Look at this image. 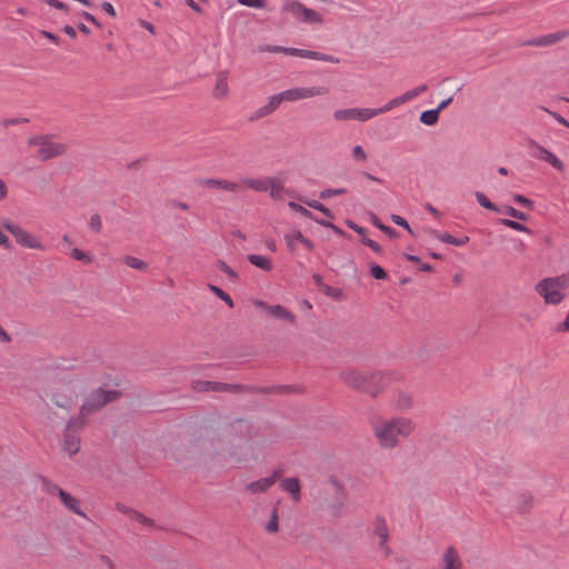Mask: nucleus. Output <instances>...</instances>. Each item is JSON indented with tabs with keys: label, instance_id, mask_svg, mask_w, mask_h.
Here are the masks:
<instances>
[{
	"label": "nucleus",
	"instance_id": "f257e3e1",
	"mask_svg": "<svg viewBox=\"0 0 569 569\" xmlns=\"http://www.w3.org/2000/svg\"><path fill=\"white\" fill-rule=\"evenodd\" d=\"M413 431V422L407 417H396L377 422L375 436L383 448H395L401 439L408 438Z\"/></svg>",
	"mask_w": 569,
	"mask_h": 569
},
{
	"label": "nucleus",
	"instance_id": "f03ea898",
	"mask_svg": "<svg viewBox=\"0 0 569 569\" xmlns=\"http://www.w3.org/2000/svg\"><path fill=\"white\" fill-rule=\"evenodd\" d=\"M343 381L351 388L377 397L392 380L391 373L378 371L373 373L349 370L341 373Z\"/></svg>",
	"mask_w": 569,
	"mask_h": 569
},
{
	"label": "nucleus",
	"instance_id": "7ed1b4c3",
	"mask_svg": "<svg viewBox=\"0 0 569 569\" xmlns=\"http://www.w3.org/2000/svg\"><path fill=\"white\" fill-rule=\"evenodd\" d=\"M259 51L260 52H271V53H284L288 56L312 59V60H318V61H325V62H329V63H339L340 62L338 57H335V56L328 54V53H322L319 51L307 50V49L264 44L259 48Z\"/></svg>",
	"mask_w": 569,
	"mask_h": 569
},
{
	"label": "nucleus",
	"instance_id": "20e7f679",
	"mask_svg": "<svg viewBox=\"0 0 569 569\" xmlns=\"http://www.w3.org/2000/svg\"><path fill=\"white\" fill-rule=\"evenodd\" d=\"M30 147H37V157L41 161H47L58 156H61L66 151V146L61 142L53 141L48 136H37L28 140Z\"/></svg>",
	"mask_w": 569,
	"mask_h": 569
},
{
	"label": "nucleus",
	"instance_id": "39448f33",
	"mask_svg": "<svg viewBox=\"0 0 569 569\" xmlns=\"http://www.w3.org/2000/svg\"><path fill=\"white\" fill-rule=\"evenodd\" d=\"M118 395L119 392L116 390H104L101 388L92 391L82 403L79 418L84 420L86 416L100 410L104 405L114 400Z\"/></svg>",
	"mask_w": 569,
	"mask_h": 569
},
{
	"label": "nucleus",
	"instance_id": "423d86ee",
	"mask_svg": "<svg viewBox=\"0 0 569 569\" xmlns=\"http://www.w3.org/2000/svg\"><path fill=\"white\" fill-rule=\"evenodd\" d=\"M563 283V277L545 278L536 284V291L545 299L546 303L558 305L563 299L560 291Z\"/></svg>",
	"mask_w": 569,
	"mask_h": 569
},
{
	"label": "nucleus",
	"instance_id": "0eeeda50",
	"mask_svg": "<svg viewBox=\"0 0 569 569\" xmlns=\"http://www.w3.org/2000/svg\"><path fill=\"white\" fill-rule=\"evenodd\" d=\"M3 228L14 237L17 243L21 247L34 250H44V246L40 239L37 236L29 233L19 224H16L10 220H6L3 222Z\"/></svg>",
	"mask_w": 569,
	"mask_h": 569
},
{
	"label": "nucleus",
	"instance_id": "6e6552de",
	"mask_svg": "<svg viewBox=\"0 0 569 569\" xmlns=\"http://www.w3.org/2000/svg\"><path fill=\"white\" fill-rule=\"evenodd\" d=\"M329 92V89L323 86L318 87H298L281 91L283 101H298L308 99L317 96H325Z\"/></svg>",
	"mask_w": 569,
	"mask_h": 569
},
{
	"label": "nucleus",
	"instance_id": "1a4fd4ad",
	"mask_svg": "<svg viewBox=\"0 0 569 569\" xmlns=\"http://www.w3.org/2000/svg\"><path fill=\"white\" fill-rule=\"evenodd\" d=\"M283 11L292 13L306 23H321L322 17L315 10L307 8L299 1H290L283 4Z\"/></svg>",
	"mask_w": 569,
	"mask_h": 569
},
{
	"label": "nucleus",
	"instance_id": "9d476101",
	"mask_svg": "<svg viewBox=\"0 0 569 569\" xmlns=\"http://www.w3.org/2000/svg\"><path fill=\"white\" fill-rule=\"evenodd\" d=\"M83 426L84 420L80 418L70 419L68 421L67 428L64 430L63 450L67 451L70 456L76 455L80 449V438L72 431V429H81Z\"/></svg>",
	"mask_w": 569,
	"mask_h": 569
},
{
	"label": "nucleus",
	"instance_id": "9b49d317",
	"mask_svg": "<svg viewBox=\"0 0 569 569\" xmlns=\"http://www.w3.org/2000/svg\"><path fill=\"white\" fill-rule=\"evenodd\" d=\"M463 563L458 550L449 546L445 549L443 553L438 560V565L435 569H462Z\"/></svg>",
	"mask_w": 569,
	"mask_h": 569
},
{
	"label": "nucleus",
	"instance_id": "f8f14e48",
	"mask_svg": "<svg viewBox=\"0 0 569 569\" xmlns=\"http://www.w3.org/2000/svg\"><path fill=\"white\" fill-rule=\"evenodd\" d=\"M569 37V30H560L557 32L539 36L532 39H529L523 42V46L531 47H548L552 46L557 42L562 41L563 39Z\"/></svg>",
	"mask_w": 569,
	"mask_h": 569
},
{
	"label": "nucleus",
	"instance_id": "ddd939ff",
	"mask_svg": "<svg viewBox=\"0 0 569 569\" xmlns=\"http://www.w3.org/2000/svg\"><path fill=\"white\" fill-rule=\"evenodd\" d=\"M281 470H274L271 476L261 478L259 480L249 482L246 485V490L250 493L266 492L271 486L274 485L276 480L281 476Z\"/></svg>",
	"mask_w": 569,
	"mask_h": 569
},
{
	"label": "nucleus",
	"instance_id": "4468645a",
	"mask_svg": "<svg viewBox=\"0 0 569 569\" xmlns=\"http://www.w3.org/2000/svg\"><path fill=\"white\" fill-rule=\"evenodd\" d=\"M256 305L258 307L264 309L271 317H273L276 319H282V320L289 321L290 323H293L296 320L295 315L280 305L269 306L266 302L260 301V300L256 301Z\"/></svg>",
	"mask_w": 569,
	"mask_h": 569
},
{
	"label": "nucleus",
	"instance_id": "2eb2a0df",
	"mask_svg": "<svg viewBox=\"0 0 569 569\" xmlns=\"http://www.w3.org/2000/svg\"><path fill=\"white\" fill-rule=\"evenodd\" d=\"M373 532L379 538L378 546L385 551L386 557H388L391 551L390 548L387 546V541L389 539V529L385 518H376Z\"/></svg>",
	"mask_w": 569,
	"mask_h": 569
},
{
	"label": "nucleus",
	"instance_id": "dca6fc26",
	"mask_svg": "<svg viewBox=\"0 0 569 569\" xmlns=\"http://www.w3.org/2000/svg\"><path fill=\"white\" fill-rule=\"evenodd\" d=\"M283 238L290 251H296V244H293V239H298V242H300L308 251L313 250L312 241L306 238L299 230L286 233Z\"/></svg>",
	"mask_w": 569,
	"mask_h": 569
},
{
	"label": "nucleus",
	"instance_id": "f3484780",
	"mask_svg": "<svg viewBox=\"0 0 569 569\" xmlns=\"http://www.w3.org/2000/svg\"><path fill=\"white\" fill-rule=\"evenodd\" d=\"M73 396V391L66 387L62 392L51 390L50 393H47V397L50 398L51 402L59 408H68Z\"/></svg>",
	"mask_w": 569,
	"mask_h": 569
},
{
	"label": "nucleus",
	"instance_id": "a211bd4d",
	"mask_svg": "<svg viewBox=\"0 0 569 569\" xmlns=\"http://www.w3.org/2000/svg\"><path fill=\"white\" fill-rule=\"evenodd\" d=\"M431 234L439 241L449 243V244H452L456 247H465L470 241L468 236H462V237L457 238V237L451 236L450 233L440 232L438 230H431Z\"/></svg>",
	"mask_w": 569,
	"mask_h": 569
},
{
	"label": "nucleus",
	"instance_id": "6ab92c4d",
	"mask_svg": "<svg viewBox=\"0 0 569 569\" xmlns=\"http://www.w3.org/2000/svg\"><path fill=\"white\" fill-rule=\"evenodd\" d=\"M241 183L257 192H266L270 187V178L269 177H260V178H243Z\"/></svg>",
	"mask_w": 569,
	"mask_h": 569
},
{
	"label": "nucleus",
	"instance_id": "aec40b11",
	"mask_svg": "<svg viewBox=\"0 0 569 569\" xmlns=\"http://www.w3.org/2000/svg\"><path fill=\"white\" fill-rule=\"evenodd\" d=\"M280 488L291 495L292 500L298 502L301 499L300 483L295 477L284 478L280 481Z\"/></svg>",
	"mask_w": 569,
	"mask_h": 569
},
{
	"label": "nucleus",
	"instance_id": "412c9836",
	"mask_svg": "<svg viewBox=\"0 0 569 569\" xmlns=\"http://www.w3.org/2000/svg\"><path fill=\"white\" fill-rule=\"evenodd\" d=\"M60 500L62 505L73 513L87 518V515L80 509V502L77 498L67 491H61Z\"/></svg>",
	"mask_w": 569,
	"mask_h": 569
},
{
	"label": "nucleus",
	"instance_id": "4be33fe9",
	"mask_svg": "<svg viewBox=\"0 0 569 569\" xmlns=\"http://www.w3.org/2000/svg\"><path fill=\"white\" fill-rule=\"evenodd\" d=\"M393 405L398 410L407 412L412 408L413 400L409 392L399 391L393 399Z\"/></svg>",
	"mask_w": 569,
	"mask_h": 569
},
{
	"label": "nucleus",
	"instance_id": "5701e85b",
	"mask_svg": "<svg viewBox=\"0 0 569 569\" xmlns=\"http://www.w3.org/2000/svg\"><path fill=\"white\" fill-rule=\"evenodd\" d=\"M248 261L263 271H270L272 269L271 260L264 256L252 253L248 256Z\"/></svg>",
	"mask_w": 569,
	"mask_h": 569
},
{
	"label": "nucleus",
	"instance_id": "b1692460",
	"mask_svg": "<svg viewBox=\"0 0 569 569\" xmlns=\"http://www.w3.org/2000/svg\"><path fill=\"white\" fill-rule=\"evenodd\" d=\"M228 90H229V88H228V82H227L226 76L218 74L217 81H216V87L213 89V96L218 99L223 98L227 96Z\"/></svg>",
	"mask_w": 569,
	"mask_h": 569
},
{
	"label": "nucleus",
	"instance_id": "393cba45",
	"mask_svg": "<svg viewBox=\"0 0 569 569\" xmlns=\"http://www.w3.org/2000/svg\"><path fill=\"white\" fill-rule=\"evenodd\" d=\"M270 197L274 200H279L282 198L283 191V179L280 178H270Z\"/></svg>",
	"mask_w": 569,
	"mask_h": 569
},
{
	"label": "nucleus",
	"instance_id": "a878e982",
	"mask_svg": "<svg viewBox=\"0 0 569 569\" xmlns=\"http://www.w3.org/2000/svg\"><path fill=\"white\" fill-rule=\"evenodd\" d=\"M475 197L480 207L497 213H501V209L497 204L491 202L485 193L476 191Z\"/></svg>",
	"mask_w": 569,
	"mask_h": 569
},
{
	"label": "nucleus",
	"instance_id": "bb28decb",
	"mask_svg": "<svg viewBox=\"0 0 569 569\" xmlns=\"http://www.w3.org/2000/svg\"><path fill=\"white\" fill-rule=\"evenodd\" d=\"M527 146L533 150L532 152V156L539 160H542L545 161L548 153L550 152L549 150H547L545 147H542L541 144H539L536 140L533 139H529L528 142H527Z\"/></svg>",
	"mask_w": 569,
	"mask_h": 569
},
{
	"label": "nucleus",
	"instance_id": "cd10ccee",
	"mask_svg": "<svg viewBox=\"0 0 569 569\" xmlns=\"http://www.w3.org/2000/svg\"><path fill=\"white\" fill-rule=\"evenodd\" d=\"M427 89H428V87L426 84H420L413 89L406 91L401 96H399V100L403 104V103L417 98L418 96L422 94Z\"/></svg>",
	"mask_w": 569,
	"mask_h": 569
},
{
	"label": "nucleus",
	"instance_id": "c85d7f7f",
	"mask_svg": "<svg viewBox=\"0 0 569 569\" xmlns=\"http://www.w3.org/2000/svg\"><path fill=\"white\" fill-rule=\"evenodd\" d=\"M420 121L426 126H433L438 122L439 112L436 109H430L421 112Z\"/></svg>",
	"mask_w": 569,
	"mask_h": 569
},
{
	"label": "nucleus",
	"instance_id": "c756f323",
	"mask_svg": "<svg viewBox=\"0 0 569 569\" xmlns=\"http://www.w3.org/2000/svg\"><path fill=\"white\" fill-rule=\"evenodd\" d=\"M347 496H338L336 498V501L329 506V512L331 517L338 518L341 516L342 509L345 507V500Z\"/></svg>",
	"mask_w": 569,
	"mask_h": 569
},
{
	"label": "nucleus",
	"instance_id": "7c9ffc66",
	"mask_svg": "<svg viewBox=\"0 0 569 569\" xmlns=\"http://www.w3.org/2000/svg\"><path fill=\"white\" fill-rule=\"evenodd\" d=\"M501 224H503L507 228H510L516 231L525 232V233H531V229H529L527 226L511 219H500L499 221Z\"/></svg>",
	"mask_w": 569,
	"mask_h": 569
},
{
	"label": "nucleus",
	"instance_id": "2f4dec72",
	"mask_svg": "<svg viewBox=\"0 0 569 569\" xmlns=\"http://www.w3.org/2000/svg\"><path fill=\"white\" fill-rule=\"evenodd\" d=\"M333 117L339 121L356 120V108L336 110Z\"/></svg>",
	"mask_w": 569,
	"mask_h": 569
},
{
	"label": "nucleus",
	"instance_id": "473e14b6",
	"mask_svg": "<svg viewBox=\"0 0 569 569\" xmlns=\"http://www.w3.org/2000/svg\"><path fill=\"white\" fill-rule=\"evenodd\" d=\"M41 482L42 489L49 495L58 496L60 498L61 491H64L58 485L53 483L52 481L44 477L41 478Z\"/></svg>",
	"mask_w": 569,
	"mask_h": 569
},
{
	"label": "nucleus",
	"instance_id": "72a5a7b5",
	"mask_svg": "<svg viewBox=\"0 0 569 569\" xmlns=\"http://www.w3.org/2000/svg\"><path fill=\"white\" fill-rule=\"evenodd\" d=\"M378 116V112L376 109L372 108H356V120L359 121H367L372 119L373 117Z\"/></svg>",
	"mask_w": 569,
	"mask_h": 569
},
{
	"label": "nucleus",
	"instance_id": "f704fd0d",
	"mask_svg": "<svg viewBox=\"0 0 569 569\" xmlns=\"http://www.w3.org/2000/svg\"><path fill=\"white\" fill-rule=\"evenodd\" d=\"M209 290L211 292H213L218 298H220L223 302H226V305L229 307V308H232L233 307V300L231 299V297L224 292L222 289H220L219 287L214 286V284H209L208 286Z\"/></svg>",
	"mask_w": 569,
	"mask_h": 569
},
{
	"label": "nucleus",
	"instance_id": "c9c22d12",
	"mask_svg": "<svg viewBox=\"0 0 569 569\" xmlns=\"http://www.w3.org/2000/svg\"><path fill=\"white\" fill-rule=\"evenodd\" d=\"M238 389H240V386H238V385H229V383H223V382L211 381V391H214V392H222V391L236 392Z\"/></svg>",
	"mask_w": 569,
	"mask_h": 569
},
{
	"label": "nucleus",
	"instance_id": "e433bc0d",
	"mask_svg": "<svg viewBox=\"0 0 569 569\" xmlns=\"http://www.w3.org/2000/svg\"><path fill=\"white\" fill-rule=\"evenodd\" d=\"M123 262L128 267H130L132 269H137V270H144L148 267V264L143 260L132 257V256H126L123 258Z\"/></svg>",
	"mask_w": 569,
	"mask_h": 569
},
{
	"label": "nucleus",
	"instance_id": "4c0bfd02",
	"mask_svg": "<svg viewBox=\"0 0 569 569\" xmlns=\"http://www.w3.org/2000/svg\"><path fill=\"white\" fill-rule=\"evenodd\" d=\"M370 221L375 227L380 229L383 233L388 234L389 237L397 236V231L395 229L383 224L376 214H371Z\"/></svg>",
	"mask_w": 569,
	"mask_h": 569
},
{
	"label": "nucleus",
	"instance_id": "58836bf2",
	"mask_svg": "<svg viewBox=\"0 0 569 569\" xmlns=\"http://www.w3.org/2000/svg\"><path fill=\"white\" fill-rule=\"evenodd\" d=\"M224 179H216V178H201L198 180V184L204 188H218L222 189Z\"/></svg>",
	"mask_w": 569,
	"mask_h": 569
},
{
	"label": "nucleus",
	"instance_id": "ea45409f",
	"mask_svg": "<svg viewBox=\"0 0 569 569\" xmlns=\"http://www.w3.org/2000/svg\"><path fill=\"white\" fill-rule=\"evenodd\" d=\"M501 212L506 213L507 216L513 218V219H518V220H522V221H526L528 219V216L513 208V207H510V206H506L503 210H501Z\"/></svg>",
	"mask_w": 569,
	"mask_h": 569
},
{
	"label": "nucleus",
	"instance_id": "a19ab883",
	"mask_svg": "<svg viewBox=\"0 0 569 569\" xmlns=\"http://www.w3.org/2000/svg\"><path fill=\"white\" fill-rule=\"evenodd\" d=\"M71 257L74 260L82 261L84 263H91L93 261V257L89 253L83 252L78 248H73L71 251Z\"/></svg>",
	"mask_w": 569,
	"mask_h": 569
},
{
	"label": "nucleus",
	"instance_id": "79ce46f5",
	"mask_svg": "<svg viewBox=\"0 0 569 569\" xmlns=\"http://www.w3.org/2000/svg\"><path fill=\"white\" fill-rule=\"evenodd\" d=\"M545 161L558 171H563L565 169L563 162L551 151L548 153Z\"/></svg>",
	"mask_w": 569,
	"mask_h": 569
},
{
	"label": "nucleus",
	"instance_id": "37998d69",
	"mask_svg": "<svg viewBox=\"0 0 569 569\" xmlns=\"http://www.w3.org/2000/svg\"><path fill=\"white\" fill-rule=\"evenodd\" d=\"M545 161L558 171H563L565 169L563 162L551 151L548 153Z\"/></svg>",
	"mask_w": 569,
	"mask_h": 569
},
{
	"label": "nucleus",
	"instance_id": "c03bdc74",
	"mask_svg": "<svg viewBox=\"0 0 569 569\" xmlns=\"http://www.w3.org/2000/svg\"><path fill=\"white\" fill-rule=\"evenodd\" d=\"M545 161L558 171H563L565 169L563 162L551 151L548 153Z\"/></svg>",
	"mask_w": 569,
	"mask_h": 569
},
{
	"label": "nucleus",
	"instance_id": "a18cd8bd",
	"mask_svg": "<svg viewBox=\"0 0 569 569\" xmlns=\"http://www.w3.org/2000/svg\"><path fill=\"white\" fill-rule=\"evenodd\" d=\"M545 161L558 171H563L565 169L563 162L551 151L548 153Z\"/></svg>",
	"mask_w": 569,
	"mask_h": 569
},
{
	"label": "nucleus",
	"instance_id": "49530a36",
	"mask_svg": "<svg viewBox=\"0 0 569 569\" xmlns=\"http://www.w3.org/2000/svg\"><path fill=\"white\" fill-rule=\"evenodd\" d=\"M346 192H347V189H345V188H338V189L328 188V189L320 191L319 197H320V199L326 200L333 196L345 194Z\"/></svg>",
	"mask_w": 569,
	"mask_h": 569
},
{
	"label": "nucleus",
	"instance_id": "de8ad7c7",
	"mask_svg": "<svg viewBox=\"0 0 569 569\" xmlns=\"http://www.w3.org/2000/svg\"><path fill=\"white\" fill-rule=\"evenodd\" d=\"M282 101H283V97H282L281 92H279V93L272 94L266 104L268 106L269 110H271V112H274L279 108V106L281 104Z\"/></svg>",
	"mask_w": 569,
	"mask_h": 569
},
{
	"label": "nucleus",
	"instance_id": "09e8293b",
	"mask_svg": "<svg viewBox=\"0 0 569 569\" xmlns=\"http://www.w3.org/2000/svg\"><path fill=\"white\" fill-rule=\"evenodd\" d=\"M370 274L377 280H385L387 278L386 270L376 263L370 264Z\"/></svg>",
	"mask_w": 569,
	"mask_h": 569
},
{
	"label": "nucleus",
	"instance_id": "8fccbe9b",
	"mask_svg": "<svg viewBox=\"0 0 569 569\" xmlns=\"http://www.w3.org/2000/svg\"><path fill=\"white\" fill-rule=\"evenodd\" d=\"M288 206L296 212L300 213L301 216L308 218V219H313V214L311 211H309L307 208H305L303 206L297 203V202H293V201H290L288 203Z\"/></svg>",
	"mask_w": 569,
	"mask_h": 569
},
{
	"label": "nucleus",
	"instance_id": "3c124183",
	"mask_svg": "<svg viewBox=\"0 0 569 569\" xmlns=\"http://www.w3.org/2000/svg\"><path fill=\"white\" fill-rule=\"evenodd\" d=\"M89 228L91 231L99 233L102 229L101 217L98 213H94L90 217Z\"/></svg>",
	"mask_w": 569,
	"mask_h": 569
},
{
	"label": "nucleus",
	"instance_id": "603ef678",
	"mask_svg": "<svg viewBox=\"0 0 569 569\" xmlns=\"http://www.w3.org/2000/svg\"><path fill=\"white\" fill-rule=\"evenodd\" d=\"M400 104H402V102L399 100V96H398V97L391 99L385 106H382L380 108H376V110H377L378 114H381V113L390 111L391 109H393Z\"/></svg>",
	"mask_w": 569,
	"mask_h": 569
},
{
	"label": "nucleus",
	"instance_id": "864d4df0",
	"mask_svg": "<svg viewBox=\"0 0 569 569\" xmlns=\"http://www.w3.org/2000/svg\"><path fill=\"white\" fill-rule=\"evenodd\" d=\"M271 110H269L268 106L264 104V106H261L260 108H258L249 118L250 121H253V120H258V119H261V118H264L269 114H271Z\"/></svg>",
	"mask_w": 569,
	"mask_h": 569
},
{
	"label": "nucleus",
	"instance_id": "5fc2aeb1",
	"mask_svg": "<svg viewBox=\"0 0 569 569\" xmlns=\"http://www.w3.org/2000/svg\"><path fill=\"white\" fill-rule=\"evenodd\" d=\"M131 518L143 526L153 527V520L138 511H131Z\"/></svg>",
	"mask_w": 569,
	"mask_h": 569
},
{
	"label": "nucleus",
	"instance_id": "6e6d98bb",
	"mask_svg": "<svg viewBox=\"0 0 569 569\" xmlns=\"http://www.w3.org/2000/svg\"><path fill=\"white\" fill-rule=\"evenodd\" d=\"M218 267L231 280H236L238 278V273L231 267H229L223 260L218 261Z\"/></svg>",
	"mask_w": 569,
	"mask_h": 569
},
{
	"label": "nucleus",
	"instance_id": "4d7b16f0",
	"mask_svg": "<svg viewBox=\"0 0 569 569\" xmlns=\"http://www.w3.org/2000/svg\"><path fill=\"white\" fill-rule=\"evenodd\" d=\"M266 530L269 532L278 531V515L276 509H273L271 512L270 519L266 525Z\"/></svg>",
	"mask_w": 569,
	"mask_h": 569
},
{
	"label": "nucleus",
	"instance_id": "13d9d810",
	"mask_svg": "<svg viewBox=\"0 0 569 569\" xmlns=\"http://www.w3.org/2000/svg\"><path fill=\"white\" fill-rule=\"evenodd\" d=\"M192 389L198 392L211 391V381H208V380L193 381Z\"/></svg>",
	"mask_w": 569,
	"mask_h": 569
},
{
	"label": "nucleus",
	"instance_id": "bf43d9fd",
	"mask_svg": "<svg viewBox=\"0 0 569 569\" xmlns=\"http://www.w3.org/2000/svg\"><path fill=\"white\" fill-rule=\"evenodd\" d=\"M329 482L335 488L338 496H347L343 485L336 476H330Z\"/></svg>",
	"mask_w": 569,
	"mask_h": 569
},
{
	"label": "nucleus",
	"instance_id": "052dcab7",
	"mask_svg": "<svg viewBox=\"0 0 569 569\" xmlns=\"http://www.w3.org/2000/svg\"><path fill=\"white\" fill-rule=\"evenodd\" d=\"M512 200L520 204V206H523V207H527L529 209H531L533 207V201L522 194H519V193H515L512 194Z\"/></svg>",
	"mask_w": 569,
	"mask_h": 569
},
{
	"label": "nucleus",
	"instance_id": "680f3d73",
	"mask_svg": "<svg viewBox=\"0 0 569 569\" xmlns=\"http://www.w3.org/2000/svg\"><path fill=\"white\" fill-rule=\"evenodd\" d=\"M346 224L349 229H351L352 231H355L358 236H360V238H367V229L357 224L356 222L351 221V220H347L346 221Z\"/></svg>",
	"mask_w": 569,
	"mask_h": 569
},
{
	"label": "nucleus",
	"instance_id": "e2e57ef3",
	"mask_svg": "<svg viewBox=\"0 0 569 569\" xmlns=\"http://www.w3.org/2000/svg\"><path fill=\"white\" fill-rule=\"evenodd\" d=\"M541 110L550 114L558 123L569 128V121L556 111L549 110L548 108L540 107Z\"/></svg>",
	"mask_w": 569,
	"mask_h": 569
},
{
	"label": "nucleus",
	"instance_id": "0e129e2a",
	"mask_svg": "<svg viewBox=\"0 0 569 569\" xmlns=\"http://www.w3.org/2000/svg\"><path fill=\"white\" fill-rule=\"evenodd\" d=\"M240 4L249 7V8H256V9H263L266 7L264 0H237Z\"/></svg>",
	"mask_w": 569,
	"mask_h": 569
},
{
	"label": "nucleus",
	"instance_id": "69168bd1",
	"mask_svg": "<svg viewBox=\"0 0 569 569\" xmlns=\"http://www.w3.org/2000/svg\"><path fill=\"white\" fill-rule=\"evenodd\" d=\"M391 221L395 224L405 228L409 233H412V229L410 228L409 223L407 222V220L403 217H401L399 214H392Z\"/></svg>",
	"mask_w": 569,
	"mask_h": 569
},
{
	"label": "nucleus",
	"instance_id": "338daca9",
	"mask_svg": "<svg viewBox=\"0 0 569 569\" xmlns=\"http://www.w3.org/2000/svg\"><path fill=\"white\" fill-rule=\"evenodd\" d=\"M361 242L365 246L369 247L371 250H373L376 253H381L382 252V247L378 242L369 239L368 237L367 238H362Z\"/></svg>",
	"mask_w": 569,
	"mask_h": 569
},
{
	"label": "nucleus",
	"instance_id": "774afa93",
	"mask_svg": "<svg viewBox=\"0 0 569 569\" xmlns=\"http://www.w3.org/2000/svg\"><path fill=\"white\" fill-rule=\"evenodd\" d=\"M352 156L357 161H366L367 160V153L361 146L353 147Z\"/></svg>",
	"mask_w": 569,
	"mask_h": 569
}]
</instances>
